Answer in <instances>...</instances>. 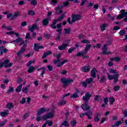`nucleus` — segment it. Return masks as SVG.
<instances>
[{"label":"nucleus","instance_id":"obj_1","mask_svg":"<svg viewBox=\"0 0 127 127\" xmlns=\"http://www.w3.org/2000/svg\"><path fill=\"white\" fill-rule=\"evenodd\" d=\"M46 112V109L44 107L40 108L37 111V118L36 121L37 122H40V121H42V116L40 117L41 115L44 114Z\"/></svg>","mask_w":127,"mask_h":127},{"label":"nucleus","instance_id":"obj_2","mask_svg":"<svg viewBox=\"0 0 127 127\" xmlns=\"http://www.w3.org/2000/svg\"><path fill=\"white\" fill-rule=\"evenodd\" d=\"M107 75H108V79L110 80V81L112 80H113V84L115 85V84H117L118 82H119V77H120V74H114L113 75H110L109 73H107Z\"/></svg>","mask_w":127,"mask_h":127},{"label":"nucleus","instance_id":"obj_3","mask_svg":"<svg viewBox=\"0 0 127 127\" xmlns=\"http://www.w3.org/2000/svg\"><path fill=\"white\" fill-rule=\"evenodd\" d=\"M121 14L117 16L116 19H122L123 18L124 19V21H125V22H127V11L126 12V10L125 9H122L120 10Z\"/></svg>","mask_w":127,"mask_h":127},{"label":"nucleus","instance_id":"obj_4","mask_svg":"<svg viewBox=\"0 0 127 127\" xmlns=\"http://www.w3.org/2000/svg\"><path fill=\"white\" fill-rule=\"evenodd\" d=\"M65 14H63L62 15L60 16L58 19H54L53 21L52 24L51 25V27L53 29H56L57 28V26H56V24L57 23L58 21H61L63 18H64Z\"/></svg>","mask_w":127,"mask_h":127},{"label":"nucleus","instance_id":"obj_5","mask_svg":"<svg viewBox=\"0 0 127 127\" xmlns=\"http://www.w3.org/2000/svg\"><path fill=\"white\" fill-rule=\"evenodd\" d=\"M9 62H10L9 60H5L3 62L0 63V69H1L3 67V65L4 68L11 67L13 65V64Z\"/></svg>","mask_w":127,"mask_h":127},{"label":"nucleus","instance_id":"obj_6","mask_svg":"<svg viewBox=\"0 0 127 127\" xmlns=\"http://www.w3.org/2000/svg\"><path fill=\"white\" fill-rule=\"evenodd\" d=\"M58 29L56 30L57 32H58V34L55 37V40L58 41L60 39V35L62 34V25L61 23H58L57 24Z\"/></svg>","mask_w":127,"mask_h":127},{"label":"nucleus","instance_id":"obj_7","mask_svg":"<svg viewBox=\"0 0 127 127\" xmlns=\"http://www.w3.org/2000/svg\"><path fill=\"white\" fill-rule=\"evenodd\" d=\"M61 81L63 83V88L65 89L68 85H70L71 83H73V79H66L65 78H61Z\"/></svg>","mask_w":127,"mask_h":127},{"label":"nucleus","instance_id":"obj_8","mask_svg":"<svg viewBox=\"0 0 127 127\" xmlns=\"http://www.w3.org/2000/svg\"><path fill=\"white\" fill-rule=\"evenodd\" d=\"M85 116H86L88 120H92V118L93 117V112H92L91 111H88L83 113H81L79 115V118L83 119Z\"/></svg>","mask_w":127,"mask_h":127},{"label":"nucleus","instance_id":"obj_9","mask_svg":"<svg viewBox=\"0 0 127 127\" xmlns=\"http://www.w3.org/2000/svg\"><path fill=\"white\" fill-rule=\"evenodd\" d=\"M82 18L81 15L80 14H71V21L72 22H76L77 20H80Z\"/></svg>","mask_w":127,"mask_h":127},{"label":"nucleus","instance_id":"obj_10","mask_svg":"<svg viewBox=\"0 0 127 127\" xmlns=\"http://www.w3.org/2000/svg\"><path fill=\"white\" fill-rule=\"evenodd\" d=\"M54 117V114L52 113H48L46 115H44L42 116L43 121H46L48 119H52Z\"/></svg>","mask_w":127,"mask_h":127},{"label":"nucleus","instance_id":"obj_11","mask_svg":"<svg viewBox=\"0 0 127 127\" xmlns=\"http://www.w3.org/2000/svg\"><path fill=\"white\" fill-rule=\"evenodd\" d=\"M87 54H85L84 52L81 51L78 52L77 54L75 55V57H82V59H86L87 58H89V56H85Z\"/></svg>","mask_w":127,"mask_h":127},{"label":"nucleus","instance_id":"obj_12","mask_svg":"<svg viewBox=\"0 0 127 127\" xmlns=\"http://www.w3.org/2000/svg\"><path fill=\"white\" fill-rule=\"evenodd\" d=\"M81 108L84 112H86V111H90L91 109V107L88 105V102L87 101H85V102L81 105Z\"/></svg>","mask_w":127,"mask_h":127},{"label":"nucleus","instance_id":"obj_13","mask_svg":"<svg viewBox=\"0 0 127 127\" xmlns=\"http://www.w3.org/2000/svg\"><path fill=\"white\" fill-rule=\"evenodd\" d=\"M91 97L92 95L90 94V92H86L85 95L82 97V100L85 102H88Z\"/></svg>","mask_w":127,"mask_h":127},{"label":"nucleus","instance_id":"obj_14","mask_svg":"<svg viewBox=\"0 0 127 127\" xmlns=\"http://www.w3.org/2000/svg\"><path fill=\"white\" fill-rule=\"evenodd\" d=\"M108 45L107 44H105L102 47V54L104 55H108V54H111V52H107L108 51V48L107 47Z\"/></svg>","mask_w":127,"mask_h":127},{"label":"nucleus","instance_id":"obj_15","mask_svg":"<svg viewBox=\"0 0 127 127\" xmlns=\"http://www.w3.org/2000/svg\"><path fill=\"white\" fill-rule=\"evenodd\" d=\"M97 73H98V70H97V68L95 67L93 68L91 71V77H92L93 79H95V78L97 77Z\"/></svg>","mask_w":127,"mask_h":127},{"label":"nucleus","instance_id":"obj_16","mask_svg":"<svg viewBox=\"0 0 127 127\" xmlns=\"http://www.w3.org/2000/svg\"><path fill=\"white\" fill-rule=\"evenodd\" d=\"M44 48V47L43 46H40L38 44H34V50L35 51L38 52L39 51V49H43Z\"/></svg>","mask_w":127,"mask_h":127},{"label":"nucleus","instance_id":"obj_17","mask_svg":"<svg viewBox=\"0 0 127 127\" xmlns=\"http://www.w3.org/2000/svg\"><path fill=\"white\" fill-rule=\"evenodd\" d=\"M28 30L31 32H34V30L37 28V25L35 23L32 25L31 27L28 26Z\"/></svg>","mask_w":127,"mask_h":127},{"label":"nucleus","instance_id":"obj_18","mask_svg":"<svg viewBox=\"0 0 127 127\" xmlns=\"http://www.w3.org/2000/svg\"><path fill=\"white\" fill-rule=\"evenodd\" d=\"M90 69H91V66H83L81 67V70L82 72H84V73H88L89 71H90Z\"/></svg>","mask_w":127,"mask_h":127},{"label":"nucleus","instance_id":"obj_19","mask_svg":"<svg viewBox=\"0 0 127 127\" xmlns=\"http://www.w3.org/2000/svg\"><path fill=\"white\" fill-rule=\"evenodd\" d=\"M5 48V47L4 46L0 47V55H2V54H3V53H6V52H7V49Z\"/></svg>","mask_w":127,"mask_h":127},{"label":"nucleus","instance_id":"obj_20","mask_svg":"<svg viewBox=\"0 0 127 127\" xmlns=\"http://www.w3.org/2000/svg\"><path fill=\"white\" fill-rule=\"evenodd\" d=\"M49 20H50L49 18L43 19L42 21L43 26H47V25H48V24H49Z\"/></svg>","mask_w":127,"mask_h":127},{"label":"nucleus","instance_id":"obj_21","mask_svg":"<svg viewBox=\"0 0 127 127\" xmlns=\"http://www.w3.org/2000/svg\"><path fill=\"white\" fill-rule=\"evenodd\" d=\"M52 54V52L51 51H48V52H45L43 54V56L42 57V59H44L45 58H46L47 56L49 55H51Z\"/></svg>","mask_w":127,"mask_h":127},{"label":"nucleus","instance_id":"obj_22","mask_svg":"<svg viewBox=\"0 0 127 127\" xmlns=\"http://www.w3.org/2000/svg\"><path fill=\"white\" fill-rule=\"evenodd\" d=\"M90 48H91V45L90 44H86L85 49L81 51L84 52V54H87L88 51L90 50Z\"/></svg>","mask_w":127,"mask_h":127},{"label":"nucleus","instance_id":"obj_23","mask_svg":"<svg viewBox=\"0 0 127 127\" xmlns=\"http://www.w3.org/2000/svg\"><path fill=\"white\" fill-rule=\"evenodd\" d=\"M69 45L68 44H63L62 46H59V49L60 50H64L66 47H68Z\"/></svg>","mask_w":127,"mask_h":127},{"label":"nucleus","instance_id":"obj_24","mask_svg":"<svg viewBox=\"0 0 127 127\" xmlns=\"http://www.w3.org/2000/svg\"><path fill=\"white\" fill-rule=\"evenodd\" d=\"M41 70H42V72L40 74V77H43V76H44V74H45V67H42L40 68H38L37 69V71H40Z\"/></svg>","mask_w":127,"mask_h":127},{"label":"nucleus","instance_id":"obj_25","mask_svg":"<svg viewBox=\"0 0 127 127\" xmlns=\"http://www.w3.org/2000/svg\"><path fill=\"white\" fill-rule=\"evenodd\" d=\"M78 93H80V91L79 90H77L76 92H74L72 94H71L70 96V98L73 99H76V98H78Z\"/></svg>","mask_w":127,"mask_h":127},{"label":"nucleus","instance_id":"obj_26","mask_svg":"<svg viewBox=\"0 0 127 127\" xmlns=\"http://www.w3.org/2000/svg\"><path fill=\"white\" fill-rule=\"evenodd\" d=\"M35 70V67H34V66H30L28 70H27V72L28 73H29V74H31V73H33V72L34 71V70Z\"/></svg>","mask_w":127,"mask_h":127},{"label":"nucleus","instance_id":"obj_27","mask_svg":"<svg viewBox=\"0 0 127 127\" xmlns=\"http://www.w3.org/2000/svg\"><path fill=\"white\" fill-rule=\"evenodd\" d=\"M20 41H22V38L21 37H18L15 40L10 41L9 43H13V42H15V43H19Z\"/></svg>","mask_w":127,"mask_h":127},{"label":"nucleus","instance_id":"obj_28","mask_svg":"<svg viewBox=\"0 0 127 127\" xmlns=\"http://www.w3.org/2000/svg\"><path fill=\"white\" fill-rule=\"evenodd\" d=\"M58 9H60V8H59V7H56L55 9V11H56V14H61V13H63V10H58Z\"/></svg>","mask_w":127,"mask_h":127},{"label":"nucleus","instance_id":"obj_29","mask_svg":"<svg viewBox=\"0 0 127 127\" xmlns=\"http://www.w3.org/2000/svg\"><path fill=\"white\" fill-rule=\"evenodd\" d=\"M107 26H108V24L107 23H104L100 26V29L102 31H104L106 30V28H107Z\"/></svg>","mask_w":127,"mask_h":127},{"label":"nucleus","instance_id":"obj_30","mask_svg":"<svg viewBox=\"0 0 127 127\" xmlns=\"http://www.w3.org/2000/svg\"><path fill=\"white\" fill-rule=\"evenodd\" d=\"M18 15H19V12H14V15H12L10 19V20H13V19H15V18H16L17 16H18Z\"/></svg>","mask_w":127,"mask_h":127},{"label":"nucleus","instance_id":"obj_31","mask_svg":"<svg viewBox=\"0 0 127 127\" xmlns=\"http://www.w3.org/2000/svg\"><path fill=\"white\" fill-rule=\"evenodd\" d=\"M18 15H19V12H14V15H12L10 19V20H13V19H15V18H16L17 16H18Z\"/></svg>","mask_w":127,"mask_h":127},{"label":"nucleus","instance_id":"obj_32","mask_svg":"<svg viewBox=\"0 0 127 127\" xmlns=\"http://www.w3.org/2000/svg\"><path fill=\"white\" fill-rule=\"evenodd\" d=\"M25 50L26 49L23 48V47H22L21 48V50L20 51H19L17 53V56H20V55H21V53H24V52H25Z\"/></svg>","mask_w":127,"mask_h":127},{"label":"nucleus","instance_id":"obj_33","mask_svg":"<svg viewBox=\"0 0 127 127\" xmlns=\"http://www.w3.org/2000/svg\"><path fill=\"white\" fill-rule=\"evenodd\" d=\"M106 79H107V77H106V76L105 75H102L100 77V80L99 81L100 83H104L105 82H106Z\"/></svg>","mask_w":127,"mask_h":127},{"label":"nucleus","instance_id":"obj_34","mask_svg":"<svg viewBox=\"0 0 127 127\" xmlns=\"http://www.w3.org/2000/svg\"><path fill=\"white\" fill-rule=\"evenodd\" d=\"M21 89H22V84H20L17 87L15 91L17 92V93H20V92H21Z\"/></svg>","mask_w":127,"mask_h":127},{"label":"nucleus","instance_id":"obj_35","mask_svg":"<svg viewBox=\"0 0 127 127\" xmlns=\"http://www.w3.org/2000/svg\"><path fill=\"white\" fill-rule=\"evenodd\" d=\"M93 80H94V78L93 77H90L89 78H86L85 79V82L87 83V84L88 85H90L92 82H93Z\"/></svg>","mask_w":127,"mask_h":127},{"label":"nucleus","instance_id":"obj_36","mask_svg":"<svg viewBox=\"0 0 127 127\" xmlns=\"http://www.w3.org/2000/svg\"><path fill=\"white\" fill-rule=\"evenodd\" d=\"M116 101V99H115V98L114 97H110L109 98V102L110 105H114V103Z\"/></svg>","mask_w":127,"mask_h":127},{"label":"nucleus","instance_id":"obj_37","mask_svg":"<svg viewBox=\"0 0 127 127\" xmlns=\"http://www.w3.org/2000/svg\"><path fill=\"white\" fill-rule=\"evenodd\" d=\"M6 108L8 110H11V108L13 109V104L11 103H9L6 105Z\"/></svg>","mask_w":127,"mask_h":127},{"label":"nucleus","instance_id":"obj_38","mask_svg":"<svg viewBox=\"0 0 127 127\" xmlns=\"http://www.w3.org/2000/svg\"><path fill=\"white\" fill-rule=\"evenodd\" d=\"M9 113V112L8 110L5 112H2L0 113V116H1V117H5V116H7V115H8Z\"/></svg>","mask_w":127,"mask_h":127},{"label":"nucleus","instance_id":"obj_39","mask_svg":"<svg viewBox=\"0 0 127 127\" xmlns=\"http://www.w3.org/2000/svg\"><path fill=\"white\" fill-rule=\"evenodd\" d=\"M63 126H64L65 127H69V123H68V121H64L62 123V124L61 125L60 127H62Z\"/></svg>","mask_w":127,"mask_h":127},{"label":"nucleus","instance_id":"obj_40","mask_svg":"<svg viewBox=\"0 0 127 127\" xmlns=\"http://www.w3.org/2000/svg\"><path fill=\"white\" fill-rule=\"evenodd\" d=\"M64 31L65 34H70L71 33V28L68 27L67 28L64 29Z\"/></svg>","mask_w":127,"mask_h":127},{"label":"nucleus","instance_id":"obj_41","mask_svg":"<svg viewBox=\"0 0 127 127\" xmlns=\"http://www.w3.org/2000/svg\"><path fill=\"white\" fill-rule=\"evenodd\" d=\"M66 101L62 100L58 102V105L59 106H63V105H66Z\"/></svg>","mask_w":127,"mask_h":127},{"label":"nucleus","instance_id":"obj_42","mask_svg":"<svg viewBox=\"0 0 127 127\" xmlns=\"http://www.w3.org/2000/svg\"><path fill=\"white\" fill-rule=\"evenodd\" d=\"M30 4H32V5L35 6L36 4H37V0H27V1H30Z\"/></svg>","mask_w":127,"mask_h":127},{"label":"nucleus","instance_id":"obj_43","mask_svg":"<svg viewBox=\"0 0 127 127\" xmlns=\"http://www.w3.org/2000/svg\"><path fill=\"white\" fill-rule=\"evenodd\" d=\"M81 43L84 44H90V43H91V42L89 40L83 39L81 41Z\"/></svg>","mask_w":127,"mask_h":127},{"label":"nucleus","instance_id":"obj_44","mask_svg":"<svg viewBox=\"0 0 127 127\" xmlns=\"http://www.w3.org/2000/svg\"><path fill=\"white\" fill-rule=\"evenodd\" d=\"M28 15H32L33 16V15H35V12L33 11V10H28Z\"/></svg>","mask_w":127,"mask_h":127},{"label":"nucleus","instance_id":"obj_45","mask_svg":"<svg viewBox=\"0 0 127 127\" xmlns=\"http://www.w3.org/2000/svg\"><path fill=\"white\" fill-rule=\"evenodd\" d=\"M127 31L125 30H121L118 33L121 36H124L126 35Z\"/></svg>","mask_w":127,"mask_h":127},{"label":"nucleus","instance_id":"obj_46","mask_svg":"<svg viewBox=\"0 0 127 127\" xmlns=\"http://www.w3.org/2000/svg\"><path fill=\"white\" fill-rule=\"evenodd\" d=\"M70 125L71 127H76L77 126V121L76 120H72L70 122Z\"/></svg>","mask_w":127,"mask_h":127},{"label":"nucleus","instance_id":"obj_47","mask_svg":"<svg viewBox=\"0 0 127 127\" xmlns=\"http://www.w3.org/2000/svg\"><path fill=\"white\" fill-rule=\"evenodd\" d=\"M109 73H112V74H117L119 75V72H117V70L113 68L109 69Z\"/></svg>","mask_w":127,"mask_h":127},{"label":"nucleus","instance_id":"obj_48","mask_svg":"<svg viewBox=\"0 0 127 127\" xmlns=\"http://www.w3.org/2000/svg\"><path fill=\"white\" fill-rule=\"evenodd\" d=\"M57 3H58V0H51V4H52V5L55 6V5H56Z\"/></svg>","mask_w":127,"mask_h":127},{"label":"nucleus","instance_id":"obj_49","mask_svg":"<svg viewBox=\"0 0 127 127\" xmlns=\"http://www.w3.org/2000/svg\"><path fill=\"white\" fill-rule=\"evenodd\" d=\"M22 92L25 94H27L28 92V88L27 87H23L22 89Z\"/></svg>","mask_w":127,"mask_h":127},{"label":"nucleus","instance_id":"obj_50","mask_svg":"<svg viewBox=\"0 0 127 127\" xmlns=\"http://www.w3.org/2000/svg\"><path fill=\"white\" fill-rule=\"evenodd\" d=\"M121 88V87L119 85H115L113 87V90L115 92H118V91H119L120 90V88Z\"/></svg>","mask_w":127,"mask_h":127},{"label":"nucleus","instance_id":"obj_51","mask_svg":"<svg viewBox=\"0 0 127 127\" xmlns=\"http://www.w3.org/2000/svg\"><path fill=\"white\" fill-rule=\"evenodd\" d=\"M7 121L4 119L2 122H0V127H2L6 124Z\"/></svg>","mask_w":127,"mask_h":127},{"label":"nucleus","instance_id":"obj_52","mask_svg":"<svg viewBox=\"0 0 127 127\" xmlns=\"http://www.w3.org/2000/svg\"><path fill=\"white\" fill-rule=\"evenodd\" d=\"M80 84L82 85V87H83L84 88H87V86H88V84L87 83V82H84V81H81L80 82Z\"/></svg>","mask_w":127,"mask_h":127},{"label":"nucleus","instance_id":"obj_53","mask_svg":"<svg viewBox=\"0 0 127 127\" xmlns=\"http://www.w3.org/2000/svg\"><path fill=\"white\" fill-rule=\"evenodd\" d=\"M77 37L79 38V39H85V38H86V36H85V35L80 34L77 36Z\"/></svg>","mask_w":127,"mask_h":127},{"label":"nucleus","instance_id":"obj_54","mask_svg":"<svg viewBox=\"0 0 127 127\" xmlns=\"http://www.w3.org/2000/svg\"><path fill=\"white\" fill-rule=\"evenodd\" d=\"M13 91H14V89L13 88V87L9 86V89L7 91V93L8 94L9 93H13Z\"/></svg>","mask_w":127,"mask_h":127},{"label":"nucleus","instance_id":"obj_55","mask_svg":"<svg viewBox=\"0 0 127 127\" xmlns=\"http://www.w3.org/2000/svg\"><path fill=\"white\" fill-rule=\"evenodd\" d=\"M44 37L45 39H50V38H51V35L49 34H46L44 35Z\"/></svg>","mask_w":127,"mask_h":127},{"label":"nucleus","instance_id":"obj_56","mask_svg":"<svg viewBox=\"0 0 127 127\" xmlns=\"http://www.w3.org/2000/svg\"><path fill=\"white\" fill-rule=\"evenodd\" d=\"M2 28H6V29H7V30H8V31L12 30V28H11V27H8L5 25H2Z\"/></svg>","mask_w":127,"mask_h":127},{"label":"nucleus","instance_id":"obj_57","mask_svg":"<svg viewBox=\"0 0 127 127\" xmlns=\"http://www.w3.org/2000/svg\"><path fill=\"white\" fill-rule=\"evenodd\" d=\"M75 50H76V48L71 47L68 49V53L71 54L72 52H73V51Z\"/></svg>","mask_w":127,"mask_h":127},{"label":"nucleus","instance_id":"obj_58","mask_svg":"<svg viewBox=\"0 0 127 127\" xmlns=\"http://www.w3.org/2000/svg\"><path fill=\"white\" fill-rule=\"evenodd\" d=\"M123 124V122L122 121H117L116 122H115L114 125L116 126V127H119V126H121Z\"/></svg>","mask_w":127,"mask_h":127},{"label":"nucleus","instance_id":"obj_59","mask_svg":"<svg viewBox=\"0 0 127 127\" xmlns=\"http://www.w3.org/2000/svg\"><path fill=\"white\" fill-rule=\"evenodd\" d=\"M25 39H31V37L30 36V33L28 32L26 34V36L25 37Z\"/></svg>","mask_w":127,"mask_h":127},{"label":"nucleus","instance_id":"obj_60","mask_svg":"<svg viewBox=\"0 0 127 127\" xmlns=\"http://www.w3.org/2000/svg\"><path fill=\"white\" fill-rule=\"evenodd\" d=\"M46 124L48 125L49 127H51L52 125H53V122L48 120L46 122Z\"/></svg>","mask_w":127,"mask_h":127},{"label":"nucleus","instance_id":"obj_61","mask_svg":"<svg viewBox=\"0 0 127 127\" xmlns=\"http://www.w3.org/2000/svg\"><path fill=\"white\" fill-rule=\"evenodd\" d=\"M26 102V99H25V97H23L22 99V100L20 101V103L21 104V105H23L25 102Z\"/></svg>","mask_w":127,"mask_h":127},{"label":"nucleus","instance_id":"obj_62","mask_svg":"<svg viewBox=\"0 0 127 127\" xmlns=\"http://www.w3.org/2000/svg\"><path fill=\"white\" fill-rule=\"evenodd\" d=\"M47 68L49 71H53V66H52L51 65H48Z\"/></svg>","mask_w":127,"mask_h":127},{"label":"nucleus","instance_id":"obj_63","mask_svg":"<svg viewBox=\"0 0 127 127\" xmlns=\"http://www.w3.org/2000/svg\"><path fill=\"white\" fill-rule=\"evenodd\" d=\"M104 104L105 105H108V103H109V98L108 97H106L104 99Z\"/></svg>","mask_w":127,"mask_h":127},{"label":"nucleus","instance_id":"obj_64","mask_svg":"<svg viewBox=\"0 0 127 127\" xmlns=\"http://www.w3.org/2000/svg\"><path fill=\"white\" fill-rule=\"evenodd\" d=\"M100 100V95H95L94 101H99Z\"/></svg>","mask_w":127,"mask_h":127}]
</instances>
